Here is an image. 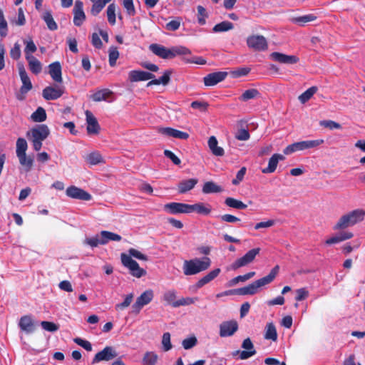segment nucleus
<instances>
[{"instance_id":"1","label":"nucleus","mask_w":365,"mask_h":365,"mask_svg":"<svg viewBox=\"0 0 365 365\" xmlns=\"http://www.w3.org/2000/svg\"><path fill=\"white\" fill-rule=\"evenodd\" d=\"M132 257H135L143 261H148V256L134 248H130L128 250V255L125 253H122L120 255V259L123 265L129 269L130 274L132 276L137 278L145 276L146 274V271L143 268L140 267L138 263Z\"/></svg>"},{"instance_id":"2","label":"nucleus","mask_w":365,"mask_h":365,"mask_svg":"<svg viewBox=\"0 0 365 365\" xmlns=\"http://www.w3.org/2000/svg\"><path fill=\"white\" fill-rule=\"evenodd\" d=\"M279 269V266L276 265L272 268L268 275L253 282L247 286L230 290L229 292L238 295H253L258 292L259 288L270 284L275 279Z\"/></svg>"},{"instance_id":"3","label":"nucleus","mask_w":365,"mask_h":365,"mask_svg":"<svg viewBox=\"0 0 365 365\" xmlns=\"http://www.w3.org/2000/svg\"><path fill=\"white\" fill-rule=\"evenodd\" d=\"M149 49L155 55L163 59L173 58L177 56L191 53L189 48L182 46H173L170 48H168L160 44L152 43L149 46Z\"/></svg>"},{"instance_id":"4","label":"nucleus","mask_w":365,"mask_h":365,"mask_svg":"<svg viewBox=\"0 0 365 365\" xmlns=\"http://www.w3.org/2000/svg\"><path fill=\"white\" fill-rule=\"evenodd\" d=\"M365 210L356 209L342 215L333 227L334 230H344L364 220Z\"/></svg>"},{"instance_id":"5","label":"nucleus","mask_w":365,"mask_h":365,"mask_svg":"<svg viewBox=\"0 0 365 365\" xmlns=\"http://www.w3.org/2000/svg\"><path fill=\"white\" fill-rule=\"evenodd\" d=\"M210 264L211 260L207 257L185 260L182 266L183 273L186 276L197 274L207 269Z\"/></svg>"},{"instance_id":"6","label":"nucleus","mask_w":365,"mask_h":365,"mask_svg":"<svg viewBox=\"0 0 365 365\" xmlns=\"http://www.w3.org/2000/svg\"><path fill=\"white\" fill-rule=\"evenodd\" d=\"M50 134L48 127L45 124L38 125L27 132L26 136L29 138L31 135V140L35 151H39L42 147V142L46 140Z\"/></svg>"},{"instance_id":"7","label":"nucleus","mask_w":365,"mask_h":365,"mask_svg":"<svg viewBox=\"0 0 365 365\" xmlns=\"http://www.w3.org/2000/svg\"><path fill=\"white\" fill-rule=\"evenodd\" d=\"M324 142V140L323 139H317V140H303V141L294 143L287 146L284 149L283 153L285 155H289L296 151L304 150H307V149L316 148V147L323 144Z\"/></svg>"},{"instance_id":"8","label":"nucleus","mask_w":365,"mask_h":365,"mask_svg":"<svg viewBox=\"0 0 365 365\" xmlns=\"http://www.w3.org/2000/svg\"><path fill=\"white\" fill-rule=\"evenodd\" d=\"M18 68L22 86L20 88V93L16 95V98L19 101H23L25 98V95L32 89L33 86L24 65L19 64Z\"/></svg>"},{"instance_id":"9","label":"nucleus","mask_w":365,"mask_h":365,"mask_svg":"<svg viewBox=\"0 0 365 365\" xmlns=\"http://www.w3.org/2000/svg\"><path fill=\"white\" fill-rule=\"evenodd\" d=\"M154 297V292L152 289H147L143 292L132 305V312L135 314H138L142 308L152 302Z\"/></svg>"},{"instance_id":"10","label":"nucleus","mask_w":365,"mask_h":365,"mask_svg":"<svg viewBox=\"0 0 365 365\" xmlns=\"http://www.w3.org/2000/svg\"><path fill=\"white\" fill-rule=\"evenodd\" d=\"M260 250L261 249L259 247L249 250L242 257L238 258L232 264V269L235 270L252 263L255 260L256 256L259 254Z\"/></svg>"},{"instance_id":"11","label":"nucleus","mask_w":365,"mask_h":365,"mask_svg":"<svg viewBox=\"0 0 365 365\" xmlns=\"http://www.w3.org/2000/svg\"><path fill=\"white\" fill-rule=\"evenodd\" d=\"M247 44L249 48L255 51H264L267 48V41L261 35H252L247 37Z\"/></svg>"},{"instance_id":"12","label":"nucleus","mask_w":365,"mask_h":365,"mask_svg":"<svg viewBox=\"0 0 365 365\" xmlns=\"http://www.w3.org/2000/svg\"><path fill=\"white\" fill-rule=\"evenodd\" d=\"M64 86H47L42 91V96L46 101H53L61 98L64 93Z\"/></svg>"},{"instance_id":"13","label":"nucleus","mask_w":365,"mask_h":365,"mask_svg":"<svg viewBox=\"0 0 365 365\" xmlns=\"http://www.w3.org/2000/svg\"><path fill=\"white\" fill-rule=\"evenodd\" d=\"M242 348H243L245 350L242 351H236L232 353V355L235 356L240 354V359L245 360L254 356L256 354V350L255 349L253 343L249 337L244 339L242 344Z\"/></svg>"},{"instance_id":"14","label":"nucleus","mask_w":365,"mask_h":365,"mask_svg":"<svg viewBox=\"0 0 365 365\" xmlns=\"http://www.w3.org/2000/svg\"><path fill=\"white\" fill-rule=\"evenodd\" d=\"M238 330V323L235 320L222 322L220 324V336L227 337L232 336Z\"/></svg>"},{"instance_id":"15","label":"nucleus","mask_w":365,"mask_h":365,"mask_svg":"<svg viewBox=\"0 0 365 365\" xmlns=\"http://www.w3.org/2000/svg\"><path fill=\"white\" fill-rule=\"evenodd\" d=\"M226 71H217L207 74L203 78V82L205 86H214L218 83L223 81L227 76Z\"/></svg>"},{"instance_id":"16","label":"nucleus","mask_w":365,"mask_h":365,"mask_svg":"<svg viewBox=\"0 0 365 365\" xmlns=\"http://www.w3.org/2000/svg\"><path fill=\"white\" fill-rule=\"evenodd\" d=\"M118 356L116 351L112 347L107 346L102 351L98 352L93 359V363H98L102 361H110Z\"/></svg>"},{"instance_id":"17","label":"nucleus","mask_w":365,"mask_h":365,"mask_svg":"<svg viewBox=\"0 0 365 365\" xmlns=\"http://www.w3.org/2000/svg\"><path fill=\"white\" fill-rule=\"evenodd\" d=\"M164 210L171 215L190 213V205L182 202H170L164 205Z\"/></svg>"},{"instance_id":"18","label":"nucleus","mask_w":365,"mask_h":365,"mask_svg":"<svg viewBox=\"0 0 365 365\" xmlns=\"http://www.w3.org/2000/svg\"><path fill=\"white\" fill-rule=\"evenodd\" d=\"M66 193L67 196L73 199L86 201L91 199V195L88 192L74 185L67 187Z\"/></svg>"},{"instance_id":"19","label":"nucleus","mask_w":365,"mask_h":365,"mask_svg":"<svg viewBox=\"0 0 365 365\" xmlns=\"http://www.w3.org/2000/svg\"><path fill=\"white\" fill-rule=\"evenodd\" d=\"M73 12L74 25L81 26L86 20V14L83 11V4L81 1L78 0L75 2Z\"/></svg>"},{"instance_id":"20","label":"nucleus","mask_w":365,"mask_h":365,"mask_svg":"<svg viewBox=\"0 0 365 365\" xmlns=\"http://www.w3.org/2000/svg\"><path fill=\"white\" fill-rule=\"evenodd\" d=\"M87 121V133L89 135L98 134L100 131V125L96 118L89 110L86 111Z\"/></svg>"},{"instance_id":"21","label":"nucleus","mask_w":365,"mask_h":365,"mask_svg":"<svg viewBox=\"0 0 365 365\" xmlns=\"http://www.w3.org/2000/svg\"><path fill=\"white\" fill-rule=\"evenodd\" d=\"M272 58L280 63L294 64L299 61V58L294 55H287L279 52H273L271 53Z\"/></svg>"},{"instance_id":"22","label":"nucleus","mask_w":365,"mask_h":365,"mask_svg":"<svg viewBox=\"0 0 365 365\" xmlns=\"http://www.w3.org/2000/svg\"><path fill=\"white\" fill-rule=\"evenodd\" d=\"M159 133L166 136L182 140H186L189 138V134L187 133L170 127L159 128Z\"/></svg>"},{"instance_id":"23","label":"nucleus","mask_w":365,"mask_h":365,"mask_svg":"<svg viewBox=\"0 0 365 365\" xmlns=\"http://www.w3.org/2000/svg\"><path fill=\"white\" fill-rule=\"evenodd\" d=\"M48 73L52 79L58 83L63 82L62 78V68L60 62L55 61L48 66Z\"/></svg>"},{"instance_id":"24","label":"nucleus","mask_w":365,"mask_h":365,"mask_svg":"<svg viewBox=\"0 0 365 365\" xmlns=\"http://www.w3.org/2000/svg\"><path fill=\"white\" fill-rule=\"evenodd\" d=\"M155 76L149 72L133 70L129 73V80L131 82L148 81L154 78Z\"/></svg>"},{"instance_id":"25","label":"nucleus","mask_w":365,"mask_h":365,"mask_svg":"<svg viewBox=\"0 0 365 365\" xmlns=\"http://www.w3.org/2000/svg\"><path fill=\"white\" fill-rule=\"evenodd\" d=\"M284 160L281 154H274L269 160L268 166L262 170V173H272L276 170L279 160Z\"/></svg>"},{"instance_id":"26","label":"nucleus","mask_w":365,"mask_h":365,"mask_svg":"<svg viewBox=\"0 0 365 365\" xmlns=\"http://www.w3.org/2000/svg\"><path fill=\"white\" fill-rule=\"evenodd\" d=\"M19 326L21 330L26 333H31L35 329L34 322L31 317L29 315H25L21 317Z\"/></svg>"},{"instance_id":"27","label":"nucleus","mask_w":365,"mask_h":365,"mask_svg":"<svg viewBox=\"0 0 365 365\" xmlns=\"http://www.w3.org/2000/svg\"><path fill=\"white\" fill-rule=\"evenodd\" d=\"M221 269L220 268H216L210 271L205 276H204L197 282V283L195 284V287L198 289L202 287L204 285H205L206 284L209 283L215 278H216L219 275Z\"/></svg>"},{"instance_id":"28","label":"nucleus","mask_w":365,"mask_h":365,"mask_svg":"<svg viewBox=\"0 0 365 365\" xmlns=\"http://www.w3.org/2000/svg\"><path fill=\"white\" fill-rule=\"evenodd\" d=\"M197 182L198 180L196 178H190L181 181L178 185V192L183 194L191 190L197 185Z\"/></svg>"},{"instance_id":"29","label":"nucleus","mask_w":365,"mask_h":365,"mask_svg":"<svg viewBox=\"0 0 365 365\" xmlns=\"http://www.w3.org/2000/svg\"><path fill=\"white\" fill-rule=\"evenodd\" d=\"M211 211L212 207L209 204L198 202L194 205H190V213L192 212H196L198 214L207 215L211 212Z\"/></svg>"},{"instance_id":"30","label":"nucleus","mask_w":365,"mask_h":365,"mask_svg":"<svg viewBox=\"0 0 365 365\" xmlns=\"http://www.w3.org/2000/svg\"><path fill=\"white\" fill-rule=\"evenodd\" d=\"M208 147L212 153L215 156H222L225 154L224 149L218 146V142L215 136H211L208 139Z\"/></svg>"},{"instance_id":"31","label":"nucleus","mask_w":365,"mask_h":365,"mask_svg":"<svg viewBox=\"0 0 365 365\" xmlns=\"http://www.w3.org/2000/svg\"><path fill=\"white\" fill-rule=\"evenodd\" d=\"M171 74H172V71L166 70L163 73V75L160 78L150 79L151 81L147 83V87H150V86H154V85H160V84H163V86L168 85L170 81Z\"/></svg>"},{"instance_id":"32","label":"nucleus","mask_w":365,"mask_h":365,"mask_svg":"<svg viewBox=\"0 0 365 365\" xmlns=\"http://www.w3.org/2000/svg\"><path fill=\"white\" fill-rule=\"evenodd\" d=\"M100 236L102 237L103 245L107 244L109 241L119 242L122 240V237L120 235L106 230L101 231Z\"/></svg>"},{"instance_id":"33","label":"nucleus","mask_w":365,"mask_h":365,"mask_svg":"<svg viewBox=\"0 0 365 365\" xmlns=\"http://www.w3.org/2000/svg\"><path fill=\"white\" fill-rule=\"evenodd\" d=\"M28 61L29 69L31 71L37 75L41 73L42 70V66L41 62L34 56H29L26 58Z\"/></svg>"},{"instance_id":"34","label":"nucleus","mask_w":365,"mask_h":365,"mask_svg":"<svg viewBox=\"0 0 365 365\" xmlns=\"http://www.w3.org/2000/svg\"><path fill=\"white\" fill-rule=\"evenodd\" d=\"M42 19L46 24L48 29L51 31H56L58 29L57 24L54 21L51 11H46L42 15Z\"/></svg>"},{"instance_id":"35","label":"nucleus","mask_w":365,"mask_h":365,"mask_svg":"<svg viewBox=\"0 0 365 365\" xmlns=\"http://www.w3.org/2000/svg\"><path fill=\"white\" fill-rule=\"evenodd\" d=\"M113 92L110 91L109 89L105 88L100 91H96L95 93H93L91 96V99L93 101L99 102L101 101H106L107 98H108L111 95Z\"/></svg>"},{"instance_id":"36","label":"nucleus","mask_w":365,"mask_h":365,"mask_svg":"<svg viewBox=\"0 0 365 365\" xmlns=\"http://www.w3.org/2000/svg\"><path fill=\"white\" fill-rule=\"evenodd\" d=\"M202 192L205 194L217 193L222 191V188L212 181L206 182L202 187Z\"/></svg>"},{"instance_id":"37","label":"nucleus","mask_w":365,"mask_h":365,"mask_svg":"<svg viewBox=\"0 0 365 365\" xmlns=\"http://www.w3.org/2000/svg\"><path fill=\"white\" fill-rule=\"evenodd\" d=\"M47 115L46 110L42 107H38L31 115L34 122L41 123L46 120Z\"/></svg>"},{"instance_id":"38","label":"nucleus","mask_w":365,"mask_h":365,"mask_svg":"<svg viewBox=\"0 0 365 365\" xmlns=\"http://www.w3.org/2000/svg\"><path fill=\"white\" fill-rule=\"evenodd\" d=\"M225 204L230 207L238 210H244L247 207V205L241 200L233 197H227L225 200Z\"/></svg>"},{"instance_id":"39","label":"nucleus","mask_w":365,"mask_h":365,"mask_svg":"<svg viewBox=\"0 0 365 365\" xmlns=\"http://www.w3.org/2000/svg\"><path fill=\"white\" fill-rule=\"evenodd\" d=\"M24 43L26 45L24 48L25 58L29 56H34L32 54L37 50L36 46L31 37L28 39L24 40Z\"/></svg>"},{"instance_id":"40","label":"nucleus","mask_w":365,"mask_h":365,"mask_svg":"<svg viewBox=\"0 0 365 365\" xmlns=\"http://www.w3.org/2000/svg\"><path fill=\"white\" fill-rule=\"evenodd\" d=\"M19 163L21 165H22L24 168V170L26 172H29L33 167L34 165V158L31 156H27L26 154L24 155H21L20 157H18Z\"/></svg>"},{"instance_id":"41","label":"nucleus","mask_w":365,"mask_h":365,"mask_svg":"<svg viewBox=\"0 0 365 365\" xmlns=\"http://www.w3.org/2000/svg\"><path fill=\"white\" fill-rule=\"evenodd\" d=\"M264 339H271L274 341H277V329L274 324L272 322L268 323L266 325Z\"/></svg>"},{"instance_id":"42","label":"nucleus","mask_w":365,"mask_h":365,"mask_svg":"<svg viewBox=\"0 0 365 365\" xmlns=\"http://www.w3.org/2000/svg\"><path fill=\"white\" fill-rule=\"evenodd\" d=\"M260 96V93L256 88H251L246 90L239 98L241 101H247L251 99H254Z\"/></svg>"},{"instance_id":"43","label":"nucleus","mask_w":365,"mask_h":365,"mask_svg":"<svg viewBox=\"0 0 365 365\" xmlns=\"http://www.w3.org/2000/svg\"><path fill=\"white\" fill-rule=\"evenodd\" d=\"M28 144L26 140L23 138H19L16 140V156L20 157L26 154Z\"/></svg>"},{"instance_id":"44","label":"nucleus","mask_w":365,"mask_h":365,"mask_svg":"<svg viewBox=\"0 0 365 365\" xmlns=\"http://www.w3.org/2000/svg\"><path fill=\"white\" fill-rule=\"evenodd\" d=\"M234 28V25L232 23L228 21H224L219 24H217L212 29L213 32L219 33V32H225L230 30H232Z\"/></svg>"},{"instance_id":"45","label":"nucleus","mask_w":365,"mask_h":365,"mask_svg":"<svg viewBox=\"0 0 365 365\" xmlns=\"http://www.w3.org/2000/svg\"><path fill=\"white\" fill-rule=\"evenodd\" d=\"M87 162L91 165L104 163L102 155L98 152H92L86 157Z\"/></svg>"},{"instance_id":"46","label":"nucleus","mask_w":365,"mask_h":365,"mask_svg":"<svg viewBox=\"0 0 365 365\" xmlns=\"http://www.w3.org/2000/svg\"><path fill=\"white\" fill-rule=\"evenodd\" d=\"M317 91V87L312 86L299 96V100L302 103H305L314 96Z\"/></svg>"},{"instance_id":"47","label":"nucleus","mask_w":365,"mask_h":365,"mask_svg":"<svg viewBox=\"0 0 365 365\" xmlns=\"http://www.w3.org/2000/svg\"><path fill=\"white\" fill-rule=\"evenodd\" d=\"M115 11H116V5L113 3L108 5L107 8V17L108 21L110 24L115 25L116 22V16H115Z\"/></svg>"},{"instance_id":"48","label":"nucleus","mask_w":365,"mask_h":365,"mask_svg":"<svg viewBox=\"0 0 365 365\" xmlns=\"http://www.w3.org/2000/svg\"><path fill=\"white\" fill-rule=\"evenodd\" d=\"M108 53L109 65L111 67H113L115 66L116 61L119 57V52L118 51L117 47L111 46L109 48Z\"/></svg>"},{"instance_id":"49","label":"nucleus","mask_w":365,"mask_h":365,"mask_svg":"<svg viewBox=\"0 0 365 365\" xmlns=\"http://www.w3.org/2000/svg\"><path fill=\"white\" fill-rule=\"evenodd\" d=\"M158 355L154 352H146L143 359V365H155Z\"/></svg>"},{"instance_id":"50","label":"nucleus","mask_w":365,"mask_h":365,"mask_svg":"<svg viewBox=\"0 0 365 365\" xmlns=\"http://www.w3.org/2000/svg\"><path fill=\"white\" fill-rule=\"evenodd\" d=\"M316 19L317 16H314V14H307L294 18L293 21L296 24H299L300 26H304L305 24L308 22H311L316 20Z\"/></svg>"},{"instance_id":"51","label":"nucleus","mask_w":365,"mask_h":365,"mask_svg":"<svg viewBox=\"0 0 365 365\" xmlns=\"http://www.w3.org/2000/svg\"><path fill=\"white\" fill-rule=\"evenodd\" d=\"M8 34L7 22L4 18V12L0 8V36L4 38Z\"/></svg>"},{"instance_id":"52","label":"nucleus","mask_w":365,"mask_h":365,"mask_svg":"<svg viewBox=\"0 0 365 365\" xmlns=\"http://www.w3.org/2000/svg\"><path fill=\"white\" fill-rule=\"evenodd\" d=\"M176 297V291L174 289H170L164 293L163 300L173 307V304L177 301L175 300Z\"/></svg>"},{"instance_id":"53","label":"nucleus","mask_w":365,"mask_h":365,"mask_svg":"<svg viewBox=\"0 0 365 365\" xmlns=\"http://www.w3.org/2000/svg\"><path fill=\"white\" fill-rule=\"evenodd\" d=\"M197 300V297H182L181 299L177 300L173 304V307H179L180 306H188L194 304Z\"/></svg>"},{"instance_id":"54","label":"nucleus","mask_w":365,"mask_h":365,"mask_svg":"<svg viewBox=\"0 0 365 365\" xmlns=\"http://www.w3.org/2000/svg\"><path fill=\"white\" fill-rule=\"evenodd\" d=\"M197 21L200 25H205L207 14L206 9L202 6H197Z\"/></svg>"},{"instance_id":"55","label":"nucleus","mask_w":365,"mask_h":365,"mask_svg":"<svg viewBox=\"0 0 365 365\" xmlns=\"http://www.w3.org/2000/svg\"><path fill=\"white\" fill-rule=\"evenodd\" d=\"M255 275V272H250L244 275H239L233 278L230 283L232 285L236 284L239 282H245Z\"/></svg>"},{"instance_id":"56","label":"nucleus","mask_w":365,"mask_h":365,"mask_svg":"<svg viewBox=\"0 0 365 365\" xmlns=\"http://www.w3.org/2000/svg\"><path fill=\"white\" fill-rule=\"evenodd\" d=\"M123 5L129 16H133L135 15L136 11L133 0H123Z\"/></svg>"},{"instance_id":"57","label":"nucleus","mask_w":365,"mask_h":365,"mask_svg":"<svg viewBox=\"0 0 365 365\" xmlns=\"http://www.w3.org/2000/svg\"><path fill=\"white\" fill-rule=\"evenodd\" d=\"M319 124L320 125L329 128L330 130L341 128V124L331 120H322L320 121Z\"/></svg>"},{"instance_id":"58","label":"nucleus","mask_w":365,"mask_h":365,"mask_svg":"<svg viewBox=\"0 0 365 365\" xmlns=\"http://www.w3.org/2000/svg\"><path fill=\"white\" fill-rule=\"evenodd\" d=\"M41 326L42 327V328L44 330L51 331V332H55L59 328L58 325H57L54 322H48V321H42L41 322Z\"/></svg>"},{"instance_id":"59","label":"nucleus","mask_w":365,"mask_h":365,"mask_svg":"<svg viewBox=\"0 0 365 365\" xmlns=\"http://www.w3.org/2000/svg\"><path fill=\"white\" fill-rule=\"evenodd\" d=\"M85 243L91 246V247H96L99 245H103L102 242V237H99V235H96L95 237L86 238L85 240Z\"/></svg>"},{"instance_id":"60","label":"nucleus","mask_w":365,"mask_h":365,"mask_svg":"<svg viewBox=\"0 0 365 365\" xmlns=\"http://www.w3.org/2000/svg\"><path fill=\"white\" fill-rule=\"evenodd\" d=\"M197 343V338L195 336L186 338L182 341V345L185 349H190L194 347Z\"/></svg>"},{"instance_id":"61","label":"nucleus","mask_w":365,"mask_h":365,"mask_svg":"<svg viewBox=\"0 0 365 365\" xmlns=\"http://www.w3.org/2000/svg\"><path fill=\"white\" fill-rule=\"evenodd\" d=\"M96 0H91V1L93 3L91 9V14L96 16H97L104 8V6L107 4V0H106L104 4H97V3L95 2Z\"/></svg>"},{"instance_id":"62","label":"nucleus","mask_w":365,"mask_h":365,"mask_svg":"<svg viewBox=\"0 0 365 365\" xmlns=\"http://www.w3.org/2000/svg\"><path fill=\"white\" fill-rule=\"evenodd\" d=\"M73 341L78 346L83 347L87 351H92V345L90 341L78 337L73 339Z\"/></svg>"},{"instance_id":"63","label":"nucleus","mask_w":365,"mask_h":365,"mask_svg":"<svg viewBox=\"0 0 365 365\" xmlns=\"http://www.w3.org/2000/svg\"><path fill=\"white\" fill-rule=\"evenodd\" d=\"M21 55V46L19 43H15L14 47L10 50V56L14 60H18L20 58Z\"/></svg>"},{"instance_id":"64","label":"nucleus","mask_w":365,"mask_h":365,"mask_svg":"<svg viewBox=\"0 0 365 365\" xmlns=\"http://www.w3.org/2000/svg\"><path fill=\"white\" fill-rule=\"evenodd\" d=\"M190 106L193 109H197L200 111L205 112L207 110V107L209 106V104H208V103H207L205 101H192L191 103Z\"/></svg>"}]
</instances>
